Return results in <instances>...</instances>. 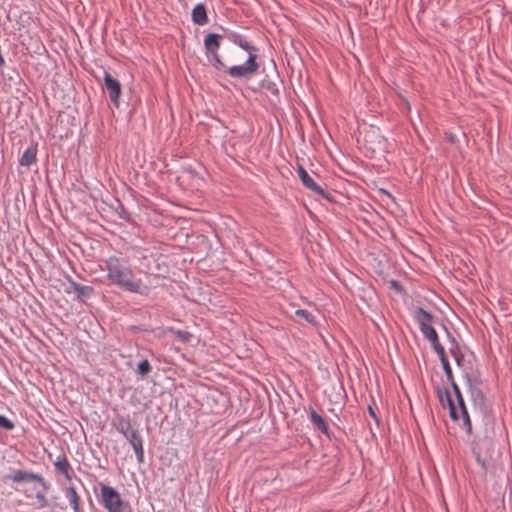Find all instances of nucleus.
Instances as JSON below:
<instances>
[{"mask_svg": "<svg viewBox=\"0 0 512 512\" xmlns=\"http://www.w3.org/2000/svg\"><path fill=\"white\" fill-rule=\"evenodd\" d=\"M103 81L104 87L108 92L110 101L112 102L114 107L118 108L122 90L121 83L107 71H104Z\"/></svg>", "mask_w": 512, "mask_h": 512, "instance_id": "9d476101", "label": "nucleus"}, {"mask_svg": "<svg viewBox=\"0 0 512 512\" xmlns=\"http://www.w3.org/2000/svg\"><path fill=\"white\" fill-rule=\"evenodd\" d=\"M67 498L69 499L70 504L73 507L75 512H79V503L76 489L74 487H69L67 490Z\"/></svg>", "mask_w": 512, "mask_h": 512, "instance_id": "5701e85b", "label": "nucleus"}, {"mask_svg": "<svg viewBox=\"0 0 512 512\" xmlns=\"http://www.w3.org/2000/svg\"><path fill=\"white\" fill-rule=\"evenodd\" d=\"M431 346H432L433 350L436 352V354L438 355L440 362H443V360L448 359L445 354V349H444L443 345L439 342V340L433 342L431 344Z\"/></svg>", "mask_w": 512, "mask_h": 512, "instance_id": "cd10ccee", "label": "nucleus"}, {"mask_svg": "<svg viewBox=\"0 0 512 512\" xmlns=\"http://www.w3.org/2000/svg\"><path fill=\"white\" fill-rule=\"evenodd\" d=\"M454 356V359H455V362L458 366L461 365V360L463 359V355L459 352H455L454 354H452Z\"/></svg>", "mask_w": 512, "mask_h": 512, "instance_id": "f704fd0d", "label": "nucleus"}, {"mask_svg": "<svg viewBox=\"0 0 512 512\" xmlns=\"http://www.w3.org/2000/svg\"><path fill=\"white\" fill-rule=\"evenodd\" d=\"M477 461H478V463H479L482 467H484L485 463H484V461H482V460L480 459V457H479V456H477Z\"/></svg>", "mask_w": 512, "mask_h": 512, "instance_id": "c9c22d12", "label": "nucleus"}, {"mask_svg": "<svg viewBox=\"0 0 512 512\" xmlns=\"http://www.w3.org/2000/svg\"><path fill=\"white\" fill-rule=\"evenodd\" d=\"M458 414H459V421H462L463 429L468 433L471 434L472 432V423L470 420V416L467 410V407H460L458 408Z\"/></svg>", "mask_w": 512, "mask_h": 512, "instance_id": "f3484780", "label": "nucleus"}, {"mask_svg": "<svg viewBox=\"0 0 512 512\" xmlns=\"http://www.w3.org/2000/svg\"><path fill=\"white\" fill-rule=\"evenodd\" d=\"M222 39L223 34H218L214 32L207 33L203 39L207 61L214 69L224 68V62L222 61L218 53Z\"/></svg>", "mask_w": 512, "mask_h": 512, "instance_id": "39448f33", "label": "nucleus"}, {"mask_svg": "<svg viewBox=\"0 0 512 512\" xmlns=\"http://www.w3.org/2000/svg\"><path fill=\"white\" fill-rule=\"evenodd\" d=\"M101 497L104 507L109 512H120L122 501L119 493L109 486L102 485Z\"/></svg>", "mask_w": 512, "mask_h": 512, "instance_id": "6e6552de", "label": "nucleus"}, {"mask_svg": "<svg viewBox=\"0 0 512 512\" xmlns=\"http://www.w3.org/2000/svg\"><path fill=\"white\" fill-rule=\"evenodd\" d=\"M41 483L43 484V487L46 489V488H47V487H46V485H45V484H46V482H45V481H42Z\"/></svg>", "mask_w": 512, "mask_h": 512, "instance_id": "e433bc0d", "label": "nucleus"}, {"mask_svg": "<svg viewBox=\"0 0 512 512\" xmlns=\"http://www.w3.org/2000/svg\"><path fill=\"white\" fill-rule=\"evenodd\" d=\"M65 279L66 281L68 282L69 284V287L74 291L76 292L77 291V287L80 286V283L76 282L73 280V278L70 276V275H65Z\"/></svg>", "mask_w": 512, "mask_h": 512, "instance_id": "2f4dec72", "label": "nucleus"}, {"mask_svg": "<svg viewBox=\"0 0 512 512\" xmlns=\"http://www.w3.org/2000/svg\"><path fill=\"white\" fill-rule=\"evenodd\" d=\"M451 387L456 398V403L454 402L448 388L445 386L442 388L439 386L437 387V396L443 406H445L444 401L446 402L451 420L454 422H459L458 408L464 407L466 404L458 384L453 383Z\"/></svg>", "mask_w": 512, "mask_h": 512, "instance_id": "7ed1b4c3", "label": "nucleus"}, {"mask_svg": "<svg viewBox=\"0 0 512 512\" xmlns=\"http://www.w3.org/2000/svg\"><path fill=\"white\" fill-rule=\"evenodd\" d=\"M220 28L223 31V38L227 39L229 42L248 52V54L256 53L258 51V48L250 42H248L244 35L229 28H225L223 26H220Z\"/></svg>", "mask_w": 512, "mask_h": 512, "instance_id": "0eeeda50", "label": "nucleus"}, {"mask_svg": "<svg viewBox=\"0 0 512 512\" xmlns=\"http://www.w3.org/2000/svg\"><path fill=\"white\" fill-rule=\"evenodd\" d=\"M55 469L61 473L66 480H71L70 470L71 466L65 456H59L54 462Z\"/></svg>", "mask_w": 512, "mask_h": 512, "instance_id": "2eb2a0df", "label": "nucleus"}, {"mask_svg": "<svg viewBox=\"0 0 512 512\" xmlns=\"http://www.w3.org/2000/svg\"><path fill=\"white\" fill-rule=\"evenodd\" d=\"M75 293L76 299L80 302L85 303L87 300L93 297V295L95 294V289L93 286L80 284V286L77 287V291Z\"/></svg>", "mask_w": 512, "mask_h": 512, "instance_id": "dca6fc26", "label": "nucleus"}, {"mask_svg": "<svg viewBox=\"0 0 512 512\" xmlns=\"http://www.w3.org/2000/svg\"><path fill=\"white\" fill-rule=\"evenodd\" d=\"M166 331L172 335H174L180 342L188 343L192 338V334L186 330H180L175 327H167Z\"/></svg>", "mask_w": 512, "mask_h": 512, "instance_id": "a211bd4d", "label": "nucleus"}, {"mask_svg": "<svg viewBox=\"0 0 512 512\" xmlns=\"http://www.w3.org/2000/svg\"><path fill=\"white\" fill-rule=\"evenodd\" d=\"M391 287L399 292H401L403 290L401 283L396 280L391 281Z\"/></svg>", "mask_w": 512, "mask_h": 512, "instance_id": "72a5a7b5", "label": "nucleus"}, {"mask_svg": "<svg viewBox=\"0 0 512 512\" xmlns=\"http://www.w3.org/2000/svg\"><path fill=\"white\" fill-rule=\"evenodd\" d=\"M447 338L450 342L449 352L451 354H454L455 352H459V350H460L459 344L456 341L455 337L449 331H447Z\"/></svg>", "mask_w": 512, "mask_h": 512, "instance_id": "c756f323", "label": "nucleus"}, {"mask_svg": "<svg viewBox=\"0 0 512 512\" xmlns=\"http://www.w3.org/2000/svg\"><path fill=\"white\" fill-rule=\"evenodd\" d=\"M152 370L151 364L148 359L143 358L139 361L136 369V373L139 378L143 379Z\"/></svg>", "mask_w": 512, "mask_h": 512, "instance_id": "6ab92c4d", "label": "nucleus"}, {"mask_svg": "<svg viewBox=\"0 0 512 512\" xmlns=\"http://www.w3.org/2000/svg\"><path fill=\"white\" fill-rule=\"evenodd\" d=\"M431 346H432L433 350L436 352V354L438 355L440 362H443V360L448 359L445 354V349H444L443 345L439 342V340L433 342L431 344Z\"/></svg>", "mask_w": 512, "mask_h": 512, "instance_id": "bb28decb", "label": "nucleus"}, {"mask_svg": "<svg viewBox=\"0 0 512 512\" xmlns=\"http://www.w3.org/2000/svg\"><path fill=\"white\" fill-rule=\"evenodd\" d=\"M37 160V144H31L28 146L22 155L20 156L18 162L20 166L30 167Z\"/></svg>", "mask_w": 512, "mask_h": 512, "instance_id": "ddd939ff", "label": "nucleus"}, {"mask_svg": "<svg viewBox=\"0 0 512 512\" xmlns=\"http://www.w3.org/2000/svg\"><path fill=\"white\" fill-rule=\"evenodd\" d=\"M260 85L263 89H265L266 91H268L271 95L275 96V97H279V88H278V85L271 81V80H267V79H263L261 82H260Z\"/></svg>", "mask_w": 512, "mask_h": 512, "instance_id": "412c9836", "label": "nucleus"}, {"mask_svg": "<svg viewBox=\"0 0 512 512\" xmlns=\"http://www.w3.org/2000/svg\"><path fill=\"white\" fill-rule=\"evenodd\" d=\"M33 505L38 509L44 508L48 505L47 499L43 492H41V491L36 492L35 502H33Z\"/></svg>", "mask_w": 512, "mask_h": 512, "instance_id": "a878e982", "label": "nucleus"}, {"mask_svg": "<svg viewBox=\"0 0 512 512\" xmlns=\"http://www.w3.org/2000/svg\"><path fill=\"white\" fill-rule=\"evenodd\" d=\"M112 426L131 445L139 463L144 461L143 437L138 429H133L129 415L117 414L112 420Z\"/></svg>", "mask_w": 512, "mask_h": 512, "instance_id": "f03ea898", "label": "nucleus"}, {"mask_svg": "<svg viewBox=\"0 0 512 512\" xmlns=\"http://www.w3.org/2000/svg\"><path fill=\"white\" fill-rule=\"evenodd\" d=\"M463 377L465 379L466 385L468 386V390H469L471 396L473 398H476V397L483 398L481 390L473 386L471 376L466 372V373H464Z\"/></svg>", "mask_w": 512, "mask_h": 512, "instance_id": "4be33fe9", "label": "nucleus"}, {"mask_svg": "<svg viewBox=\"0 0 512 512\" xmlns=\"http://www.w3.org/2000/svg\"><path fill=\"white\" fill-rule=\"evenodd\" d=\"M3 480H43V478L39 474L18 469L6 474Z\"/></svg>", "mask_w": 512, "mask_h": 512, "instance_id": "4468645a", "label": "nucleus"}, {"mask_svg": "<svg viewBox=\"0 0 512 512\" xmlns=\"http://www.w3.org/2000/svg\"><path fill=\"white\" fill-rule=\"evenodd\" d=\"M368 413H369L370 417L375 421V423L377 425H379L380 420H379L374 408L371 405L368 406Z\"/></svg>", "mask_w": 512, "mask_h": 512, "instance_id": "473e14b6", "label": "nucleus"}, {"mask_svg": "<svg viewBox=\"0 0 512 512\" xmlns=\"http://www.w3.org/2000/svg\"><path fill=\"white\" fill-rule=\"evenodd\" d=\"M115 211L120 219L130 221L131 215L121 202H117V207L115 208Z\"/></svg>", "mask_w": 512, "mask_h": 512, "instance_id": "393cba45", "label": "nucleus"}, {"mask_svg": "<svg viewBox=\"0 0 512 512\" xmlns=\"http://www.w3.org/2000/svg\"><path fill=\"white\" fill-rule=\"evenodd\" d=\"M295 315L303 318L307 323L317 326L318 320L314 314L305 309H297Z\"/></svg>", "mask_w": 512, "mask_h": 512, "instance_id": "aec40b11", "label": "nucleus"}, {"mask_svg": "<svg viewBox=\"0 0 512 512\" xmlns=\"http://www.w3.org/2000/svg\"><path fill=\"white\" fill-rule=\"evenodd\" d=\"M130 330L132 332H149L150 331L149 327L145 324L132 325L130 327Z\"/></svg>", "mask_w": 512, "mask_h": 512, "instance_id": "7c9ffc66", "label": "nucleus"}, {"mask_svg": "<svg viewBox=\"0 0 512 512\" xmlns=\"http://www.w3.org/2000/svg\"><path fill=\"white\" fill-rule=\"evenodd\" d=\"M309 418H310V421L311 423L318 429L320 430L327 438H329L330 440L332 439L331 437V432L329 430V427L326 423V421L324 420V418L319 414L317 413L316 410H314L312 407H310V411H309Z\"/></svg>", "mask_w": 512, "mask_h": 512, "instance_id": "f8f14e48", "label": "nucleus"}, {"mask_svg": "<svg viewBox=\"0 0 512 512\" xmlns=\"http://www.w3.org/2000/svg\"><path fill=\"white\" fill-rule=\"evenodd\" d=\"M412 316L425 339L431 344L439 340L438 334L433 327L434 316L429 311L422 307H416L412 312Z\"/></svg>", "mask_w": 512, "mask_h": 512, "instance_id": "423d86ee", "label": "nucleus"}, {"mask_svg": "<svg viewBox=\"0 0 512 512\" xmlns=\"http://www.w3.org/2000/svg\"><path fill=\"white\" fill-rule=\"evenodd\" d=\"M443 371L445 373L446 379L449 381L450 385H453V383H456L453 377L452 368L450 366L449 360L445 359L443 362H441Z\"/></svg>", "mask_w": 512, "mask_h": 512, "instance_id": "b1692460", "label": "nucleus"}, {"mask_svg": "<svg viewBox=\"0 0 512 512\" xmlns=\"http://www.w3.org/2000/svg\"><path fill=\"white\" fill-rule=\"evenodd\" d=\"M297 174L305 188L321 196L323 199H329L330 194L314 181V179L310 176V174L303 166L298 165Z\"/></svg>", "mask_w": 512, "mask_h": 512, "instance_id": "1a4fd4ad", "label": "nucleus"}, {"mask_svg": "<svg viewBox=\"0 0 512 512\" xmlns=\"http://www.w3.org/2000/svg\"><path fill=\"white\" fill-rule=\"evenodd\" d=\"M105 270L107 271V279L112 285L117 286L125 292L139 294L145 297L149 295L150 288L143 285L140 278L134 277L127 260L117 256H110L105 261Z\"/></svg>", "mask_w": 512, "mask_h": 512, "instance_id": "f257e3e1", "label": "nucleus"}, {"mask_svg": "<svg viewBox=\"0 0 512 512\" xmlns=\"http://www.w3.org/2000/svg\"><path fill=\"white\" fill-rule=\"evenodd\" d=\"M191 21L194 25L203 26L208 22L207 8L204 3H197L191 11Z\"/></svg>", "mask_w": 512, "mask_h": 512, "instance_id": "9b49d317", "label": "nucleus"}, {"mask_svg": "<svg viewBox=\"0 0 512 512\" xmlns=\"http://www.w3.org/2000/svg\"><path fill=\"white\" fill-rule=\"evenodd\" d=\"M15 427L13 421L7 418L5 415L0 414V428L6 431H11Z\"/></svg>", "mask_w": 512, "mask_h": 512, "instance_id": "c85d7f7f", "label": "nucleus"}, {"mask_svg": "<svg viewBox=\"0 0 512 512\" xmlns=\"http://www.w3.org/2000/svg\"><path fill=\"white\" fill-rule=\"evenodd\" d=\"M258 55L256 53H249L246 61L240 65H232L228 67L224 63L223 69H215L217 72H222L235 79H248L258 69L259 64L257 62Z\"/></svg>", "mask_w": 512, "mask_h": 512, "instance_id": "20e7f679", "label": "nucleus"}]
</instances>
